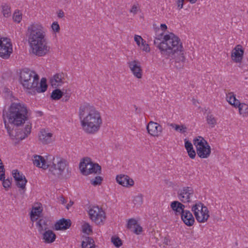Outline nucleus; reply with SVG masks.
<instances>
[{
	"label": "nucleus",
	"mask_w": 248,
	"mask_h": 248,
	"mask_svg": "<svg viewBox=\"0 0 248 248\" xmlns=\"http://www.w3.org/2000/svg\"><path fill=\"white\" fill-rule=\"evenodd\" d=\"M188 0L192 4L195 3L197 1V0Z\"/></svg>",
	"instance_id": "60"
},
{
	"label": "nucleus",
	"mask_w": 248,
	"mask_h": 248,
	"mask_svg": "<svg viewBox=\"0 0 248 248\" xmlns=\"http://www.w3.org/2000/svg\"><path fill=\"white\" fill-rule=\"evenodd\" d=\"M185 146L189 157L194 159L196 156V152L193 149L192 143L188 140L185 141Z\"/></svg>",
	"instance_id": "28"
},
{
	"label": "nucleus",
	"mask_w": 248,
	"mask_h": 248,
	"mask_svg": "<svg viewBox=\"0 0 248 248\" xmlns=\"http://www.w3.org/2000/svg\"><path fill=\"white\" fill-rule=\"evenodd\" d=\"M13 18L15 22L19 23L22 19V14L19 10H16L13 14Z\"/></svg>",
	"instance_id": "38"
},
{
	"label": "nucleus",
	"mask_w": 248,
	"mask_h": 248,
	"mask_svg": "<svg viewBox=\"0 0 248 248\" xmlns=\"http://www.w3.org/2000/svg\"><path fill=\"white\" fill-rule=\"evenodd\" d=\"M64 90L61 91L60 89H56L53 91L51 94V97L53 100H58L64 95L65 92Z\"/></svg>",
	"instance_id": "31"
},
{
	"label": "nucleus",
	"mask_w": 248,
	"mask_h": 248,
	"mask_svg": "<svg viewBox=\"0 0 248 248\" xmlns=\"http://www.w3.org/2000/svg\"><path fill=\"white\" fill-rule=\"evenodd\" d=\"M1 7H2V13L3 16L5 17H10L11 16V10L10 5L5 3L2 4Z\"/></svg>",
	"instance_id": "32"
},
{
	"label": "nucleus",
	"mask_w": 248,
	"mask_h": 248,
	"mask_svg": "<svg viewBox=\"0 0 248 248\" xmlns=\"http://www.w3.org/2000/svg\"><path fill=\"white\" fill-rule=\"evenodd\" d=\"M148 133L154 137L159 136L162 131V127L156 123L151 121L147 125Z\"/></svg>",
	"instance_id": "12"
},
{
	"label": "nucleus",
	"mask_w": 248,
	"mask_h": 248,
	"mask_svg": "<svg viewBox=\"0 0 248 248\" xmlns=\"http://www.w3.org/2000/svg\"><path fill=\"white\" fill-rule=\"evenodd\" d=\"M91 171H88L89 174L93 173H100L101 171V167L98 164L94 163L93 162Z\"/></svg>",
	"instance_id": "37"
},
{
	"label": "nucleus",
	"mask_w": 248,
	"mask_h": 248,
	"mask_svg": "<svg viewBox=\"0 0 248 248\" xmlns=\"http://www.w3.org/2000/svg\"><path fill=\"white\" fill-rule=\"evenodd\" d=\"M42 212V209L40 206L33 207L30 213L31 221L33 222L36 221Z\"/></svg>",
	"instance_id": "29"
},
{
	"label": "nucleus",
	"mask_w": 248,
	"mask_h": 248,
	"mask_svg": "<svg viewBox=\"0 0 248 248\" xmlns=\"http://www.w3.org/2000/svg\"><path fill=\"white\" fill-rule=\"evenodd\" d=\"M206 207H207L204 206L202 203L200 202L193 205L192 207V211L193 212L196 219L197 221H199L200 219V220H203V219L204 220L205 219V216L201 218V217L199 216L198 214L201 212V211L203 210V208Z\"/></svg>",
	"instance_id": "21"
},
{
	"label": "nucleus",
	"mask_w": 248,
	"mask_h": 248,
	"mask_svg": "<svg viewBox=\"0 0 248 248\" xmlns=\"http://www.w3.org/2000/svg\"><path fill=\"white\" fill-rule=\"evenodd\" d=\"M41 160H42L40 161V164L41 163L40 168L44 170L49 168V173L56 177H59L62 175L66 166L68 165L67 161L62 158H57V163L53 162L52 165L47 162L46 160L43 156H42Z\"/></svg>",
	"instance_id": "6"
},
{
	"label": "nucleus",
	"mask_w": 248,
	"mask_h": 248,
	"mask_svg": "<svg viewBox=\"0 0 248 248\" xmlns=\"http://www.w3.org/2000/svg\"><path fill=\"white\" fill-rule=\"evenodd\" d=\"M133 202L135 204L141 205L143 202V196L141 194H139L134 197Z\"/></svg>",
	"instance_id": "45"
},
{
	"label": "nucleus",
	"mask_w": 248,
	"mask_h": 248,
	"mask_svg": "<svg viewBox=\"0 0 248 248\" xmlns=\"http://www.w3.org/2000/svg\"><path fill=\"white\" fill-rule=\"evenodd\" d=\"M65 93L64 94H66V95L63 98V100H65V101H67L69 98V97H70V93H66V90H65Z\"/></svg>",
	"instance_id": "55"
},
{
	"label": "nucleus",
	"mask_w": 248,
	"mask_h": 248,
	"mask_svg": "<svg viewBox=\"0 0 248 248\" xmlns=\"http://www.w3.org/2000/svg\"><path fill=\"white\" fill-rule=\"evenodd\" d=\"M102 180L103 178L102 177L97 176H96L94 179L92 180L91 183L93 186H96L97 185H100Z\"/></svg>",
	"instance_id": "42"
},
{
	"label": "nucleus",
	"mask_w": 248,
	"mask_h": 248,
	"mask_svg": "<svg viewBox=\"0 0 248 248\" xmlns=\"http://www.w3.org/2000/svg\"><path fill=\"white\" fill-rule=\"evenodd\" d=\"M64 16V13L61 10L60 11L59 13H58V16L60 18H62Z\"/></svg>",
	"instance_id": "57"
},
{
	"label": "nucleus",
	"mask_w": 248,
	"mask_h": 248,
	"mask_svg": "<svg viewBox=\"0 0 248 248\" xmlns=\"http://www.w3.org/2000/svg\"><path fill=\"white\" fill-rule=\"evenodd\" d=\"M234 102L232 103V106L236 108H239L240 105L242 104L238 99L236 98H233Z\"/></svg>",
	"instance_id": "52"
},
{
	"label": "nucleus",
	"mask_w": 248,
	"mask_h": 248,
	"mask_svg": "<svg viewBox=\"0 0 248 248\" xmlns=\"http://www.w3.org/2000/svg\"><path fill=\"white\" fill-rule=\"evenodd\" d=\"M170 208L177 216L181 215L184 212L185 206L178 201H173L170 203Z\"/></svg>",
	"instance_id": "22"
},
{
	"label": "nucleus",
	"mask_w": 248,
	"mask_h": 248,
	"mask_svg": "<svg viewBox=\"0 0 248 248\" xmlns=\"http://www.w3.org/2000/svg\"><path fill=\"white\" fill-rule=\"evenodd\" d=\"M39 80V76L36 74L35 75H33L30 80H28L27 84H29V86L28 87H23V88L27 90L32 89L34 93L35 92L38 93H44L47 88L46 79L45 78H42L41 79L39 86H38Z\"/></svg>",
	"instance_id": "8"
},
{
	"label": "nucleus",
	"mask_w": 248,
	"mask_h": 248,
	"mask_svg": "<svg viewBox=\"0 0 248 248\" xmlns=\"http://www.w3.org/2000/svg\"><path fill=\"white\" fill-rule=\"evenodd\" d=\"M184 0H177L178 7L180 9H182L183 7Z\"/></svg>",
	"instance_id": "54"
},
{
	"label": "nucleus",
	"mask_w": 248,
	"mask_h": 248,
	"mask_svg": "<svg viewBox=\"0 0 248 248\" xmlns=\"http://www.w3.org/2000/svg\"><path fill=\"white\" fill-rule=\"evenodd\" d=\"M193 143L196 147L197 154L202 158H206L211 154V148L207 141L202 137L193 140Z\"/></svg>",
	"instance_id": "7"
},
{
	"label": "nucleus",
	"mask_w": 248,
	"mask_h": 248,
	"mask_svg": "<svg viewBox=\"0 0 248 248\" xmlns=\"http://www.w3.org/2000/svg\"><path fill=\"white\" fill-rule=\"evenodd\" d=\"M3 97L7 102H11V103H13L14 100H16V98L13 95L12 92L6 87H4L3 89Z\"/></svg>",
	"instance_id": "27"
},
{
	"label": "nucleus",
	"mask_w": 248,
	"mask_h": 248,
	"mask_svg": "<svg viewBox=\"0 0 248 248\" xmlns=\"http://www.w3.org/2000/svg\"><path fill=\"white\" fill-rule=\"evenodd\" d=\"M42 239L46 243H53L56 239V235L50 230H47L42 232Z\"/></svg>",
	"instance_id": "23"
},
{
	"label": "nucleus",
	"mask_w": 248,
	"mask_h": 248,
	"mask_svg": "<svg viewBox=\"0 0 248 248\" xmlns=\"http://www.w3.org/2000/svg\"><path fill=\"white\" fill-rule=\"evenodd\" d=\"M28 42L32 52L38 56H43L48 53L49 46H47L46 32L40 24H33L28 28Z\"/></svg>",
	"instance_id": "3"
},
{
	"label": "nucleus",
	"mask_w": 248,
	"mask_h": 248,
	"mask_svg": "<svg viewBox=\"0 0 248 248\" xmlns=\"http://www.w3.org/2000/svg\"><path fill=\"white\" fill-rule=\"evenodd\" d=\"M138 223L137 220L134 218H131L128 220L127 224V228L129 229L134 228L137 225Z\"/></svg>",
	"instance_id": "43"
},
{
	"label": "nucleus",
	"mask_w": 248,
	"mask_h": 248,
	"mask_svg": "<svg viewBox=\"0 0 248 248\" xmlns=\"http://www.w3.org/2000/svg\"><path fill=\"white\" fill-rule=\"evenodd\" d=\"M13 176L16 183V186L22 189L25 188L27 180L25 176L20 174L17 170H13Z\"/></svg>",
	"instance_id": "14"
},
{
	"label": "nucleus",
	"mask_w": 248,
	"mask_h": 248,
	"mask_svg": "<svg viewBox=\"0 0 248 248\" xmlns=\"http://www.w3.org/2000/svg\"><path fill=\"white\" fill-rule=\"evenodd\" d=\"M79 116L84 131L93 134L99 131L102 124L100 113L93 106L87 103L81 105Z\"/></svg>",
	"instance_id": "2"
},
{
	"label": "nucleus",
	"mask_w": 248,
	"mask_h": 248,
	"mask_svg": "<svg viewBox=\"0 0 248 248\" xmlns=\"http://www.w3.org/2000/svg\"><path fill=\"white\" fill-rule=\"evenodd\" d=\"M52 134L47 133L45 130L42 129L39 135V140L43 144H48L52 141Z\"/></svg>",
	"instance_id": "24"
},
{
	"label": "nucleus",
	"mask_w": 248,
	"mask_h": 248,
	"mask_svg": "<svg viewBox=\"0 0 248 248\" xmlns=\"http://www.w3.org/2000/svg\"><path fill=\"white\" fill-rule=\"evenodd\" d=\"M2 42L3 46H9V45H12L11 39L7 37H2Z\"/></svg>",
	"instance_id": "49"
},
{
	"label": "nucleus",
	"mask_w": 248,
	"mask_h": 248,
	"mask_svg": "<svg viewBox=\"0 0 248 248\" xmlns=\"http://www.w3.org/2000/svg\"><path fill=\"white\" fill-rule=\"evenodd\" d=\"M60 201L62 204H64L65 202V199L63 196L60 197Z\"/></svg>",
	"instance_id": "59"
},
{
	"label": "nucleus",
	"mask_w": 248,
	"mask_h": 248,
	"mask_svg": "<svg viewBox=\"0 0 248 248\" xmlns=\"http://www.w3.org/2000/svg\"><path fill=\"white\" fill-rule=\"evenodd\" d=\"M27 112V107L24 104L19 102L12 103L7 113L10 125H19L25 124L28 119Z\"/></svg>",
	"instance_id": "4"
},
{
	"label": "nucleus",
	"mask_w": 248,
	"mask_h": 248,
	"mask_svg": "<svg viewBox=\"0 0 248 248\" xmlns=\"http://www.w3.org/2000/svg\"><path fill=\"white\" fill-rule=\"evenodd\" d=\"M194 195V190L191 187L185 186L177 192L178 199L183 203H188L191 201Z\"/></svg>",
	"instance_id": "10"
},
{
	"label": "nucleus",
	"mask_w": 248,
	"mask_h": 248,
	"mask_svg": "<svg viewBox=\"0 0 248 248\" xmlns=\"http://www.w3.org/2000/svg\"><path fill=\"white\" fill-rule=\"evenodd\" d=\"M2 39L1 37V58L8 59L13 52V46L12 45L3 46Z\"/></svg>",
	"instance_id": "20"
},
{
	"label": "nucleus",
	"mask_w": 248,
	"mask_h": 248,
	"mask_svg": "<svg viewBox=\"0 0 248 248\" xmlns=\"http://www.w3.org/2000/svg\"><path fill=\"white\" fill-rule=\"evenodd\" d=\"M117 182L124 186H131L134 185V182L127 175H120L116 177Z\"/></svg>",
	"instance_id": "18"
},
{
	"label": "nucleus",
	"mask_w": 248,
	"mask_h": 248,
	"mask_svg": "<svg viewBox=\"0 0 248 248\" xmlns=\"http://www.w3.org/2000/svg\"><path fill=\"white\" fill-rule=\"evenodd\" d=\"M206 121L210 127L213 128L217 124V120L211 114L208 113L206 116Z\"/></svg>",
	"instance_id": "34"
},
{
	"label": "nucleus",
	"mask_w": 248,
	"mask_h": 248,
	"mask_svg": "<svg viewBox=\"0 0 248 248\" xmlns=\"http://www.w3.org/2000/svg\"><path fill=\"white\" fill-rule=\"evenodd\" d=\"M90 218L97 224L103 223L106 218L105 213L98 206H93L89 211Z\"/></svg>",
	"instance_id": "9"
},
{
	"label": "nucleus",
	"mask_w": 248,
	"mask_h": 248,
	"mask_svg": "<svg viewBox=\"0 0 248 248\" xmlns=\"http://www.w3.org/2000/svg\"><path fill=\"white\" fill-rule=\"evenodd\" d=\"M198 215L200 217H201V218H202L203 217H204V215L205 217V219L204 220L203 219V220H200V219L199 221H198L199 222L202 223V222H205V221H206L209 217V211L208 210L207 207L203 208V210L201 211V212H200L198 214Z\"/></svg>",
	"instance_id": "36"
},
{
	"label": "nucleus",
	"mask_w": 248,
	"mask_h": 248,
	"mask_svg": "<svg viewBox=\"0 0 248 248\" xmlns=\"http://www.w3.org/2000/svg\"><path fill=\"white\" fill-rule=\"evenodd\" d=\"M42 156L40 155H34L33 159V163L36 167L40 168V161H41Z\"/></svg>",
	"instance_id": "41"
},
{
	"label": "nucleus",
	"mask_w": 248,
	"mask_h": 248,
	"mask_svg": "<svg viewBox=\"0 0 248 248\" xmlns=\"http://www.w3.org/2000/svg\"><path fill=\"white\" fill-rule=\"evenodd\" d=\"M4 171V165L1 161V181H2L3 186L6 189L10 186L11 182L9 179H5Z\"/></svg>",
	"instance_id": "26"
},
{
	"label": "nucleus",
	"mask_w": 248,
	"mask_h": 248,
	"mask_svg": "<svg viewBox=\"0 0 248 248\" xmlns=\"http://www.w3.org/2000/svg\"><path fill=\"white\" fill-rule=\"evenodd\" d=\"M133 231L136 234H139L142 232V228L139 224H137V225L134 227Z\"/></svg>",
	"instance_id": "48"
},
{
	"label": "nucleus",
	"mask_w": 248,
	"mask_h": 248,
	"mask_svg": "<svg viewBox=\"0 0 248 248\" xmlns=\"http://www.w3.org/2000/svg\"><path fill=\"white\" fill-rule=\"evenodd\" d=\"M233 98H236L235 96L232 93H229L227 96V100L229 103L232 105V103L234 102Z\"/></svg>",
	"instance_id": "46"
},
{
	"label": "nucleus",
	"mask_w": 248,
	"mask_h": 248,
	"mask_svg": "<svg viewBox=\"0 0 248 248\" xmlns=\"http://www.w3.org/2000/svg\"><path fill=\"white\" fill-rule=\"evenodd\" d=\"M52 159H53V161H54V160H55V158H54V157H53V156L52 157Z\"/></svg>",
	"instance_id": "62"
},
{
	"label": "nucleus",
	"mask_w": 248,
	"mask_h": 248,
	"mask_svg": "<svg viewBox=\"0 0 248 248\" xmlns=\"http://www.w3.org/2000/svg\"><path fill=\"white\" fill-rule=\"evenodd\" d=\"M51 28L54 31L58 32L60 31V28L59 25L58 24V22H54L52 25Z\"/></svg>",
	"instance_id": "50"
},
{
	"label": "nucleus",
	"mask_w": 248,
	"mask_h": 248,
	"mask_svg": "<svg viewBox=\"0 0 248 248\" xmlns=\"http://www.w3.org/2000/svg\"><path fill=\"white\" fill-rule=\"evenodd\" d=\"M181 217L184 223L187 226H192L195 222L194 217L189 210H185L181 215Z\"/></svg>",
	"instance_id": "17"
},
{
	"label": "nucleus",
	"mask_w": 248,
	"mask_h": 248,
	"mask_svg": "<svg viewBox=\"0 0 248 248\" xmlns=\"http://www.w3.org/2000/svg\"><path fill=\"white\" fill-rule=\"evenodd\" d=\"M63 78L64 74L63 73L57 74L54 76L53 79H50V82L53 86H61L63 82Z\"/></svg>",
	"instance_id": "25"
},
{
	"label": "nucleus",
	"mask_w": 248,
	"mask_h": 248,
	"mask_svg": "<svg viewBox=\"0 0 248 248\" xmlns=\"http://www.w3.org/2000/svg\"><path fill=\"white\" fill-rule=\"evenodd\" d=\"M3 116H4V110H3Z\"/></svg>",
	"instance_id": "61"
},
{
	"label": "nucleus",
	"mask_w": 248,
	"mask_h": 248,
	"mask_svg": "<svg viewBox=\"0 0 248 248\" xmlns=\"http://www.w3.org/2000/svg\"><path fill=\"white\" fill-rule=\"evenodd\" d=\"M161 38H155L154 45L157 47L161 54L167 59H175V63L184 62L185 57L182 43L180 38L173 33L163 36L160 34Z\"/></svg>",
	"instance_id": "1"
},
{
	"label": "nucleus",
	"mask_w": 248,
	"mask_h": 248,
	"mask_svg": "<svg viewBox=\"0 0 248 248\" xmlns=\"http://www.w3.org/2000/svg\"><path fill=\"white\" fill-rule=\"evenodd\" d=\"M36 74L35 72L31 71L28 68L23 69L20 72L19 78L20 83L23 87H28L29 84H27L28 80H30L32 76Z\"/></svg>",
	"instance_id": "11"
},
{
	"label": "nucleus",
	"mask_w": 248,
	"mask_h": 248,
	"mask_svg": "<svg viewBox=\"0 0 248 248\" xmlns=\"http://www.w3.org/2000/svg\"><path fill=\"white\" fill-rule=\"evenodd\" d=\"M170 126H171L172 128H173L176 131L183 134L186 133L187 129L186 126L184 124L179 125L172 123L170 124Z\"/></svg>",
	"instance_id": "33"
},
{
	"label": "nucleus",
	"mask_w": 248,
	"mask_h": 248,
	"mask_svg": "<svg viewBox=\"0 0 248 248\" xmlns=\"http://www.w3.org/2000/svg\"><path fill=\"white\" fill-rule=\"evenodd\" d=\"M140 46L142 50L145 51L146 52H149L150 50V48L149 46V45L146 44L145 41H144L143 42H142V43H141V46Z\"/></svg>",
	"instance_id": "47"
},
{
	"label": "nucleus",
	"mask_w": 248,
	"mask_h": 248,
	"mask_svg": "<svg viewBox=\"0 0 248 248\" xmlns=\"http://www.w3.org/2000/svg\"><path fill=\"white\" fill-rule=\"evenodd\" d=\"M138 11V8L135 5H134L130 10V12L134 14H136Z\"/></svg>",
	"instance_id": "53"
},
{
	"label": "nucleus",
	"mask_w": 248,
	"mask_h": 248,
	"mask_svg": "<svg viewBox=\"0 0 248 248\" xmlns=\"http://www.w3.org/2000/svg\"><path fill=\"white\" fill-rule=\"evenodd\" d=\"M160 26L162 31H165L167 29V26L165 24H162Z\"/></svg>",
	"instance_id": "58"
},
{
	"label": "nucleus",
	"mask_w": 248,
	"mask_h": 248,
	"mask_svg": "<svg viewBox=\"0 0 248 248\" xmlns=\"http://www.w3.org/2000/svg\"><path fill=\"white\" fill-rule=\"evenodd\" d=\"M82 227L83 232L85 233L89 234L92 231L91 226L88 223H84Z\"/></svg>",
	"instance_id": "44"
},
{
	"label": "nucleus",
	"mask_w": 248,
	"mask_h": 248,
	"mask_svg": "<svg viewBox=\"0 0 248 248\" xmlns=\"http://www.w3.org/2000/svg\"><path fill=\"white\" fill-rule=\"evenodd\" d=\"M36 226L39 232L42 233L43 232L47 230L48 229L47 221L43 218L40 219L36 223Z\"/></svg>",
	"instance_id": "30"
},
{
	"label": "nucleus",
	"mask_w": 248,
	"mask_h": 248,
	"mask_svg": "<svg viewBox=\"0 0 248 248\" xmlns=\"http://www.w3.org/2000/svg\"><path fill=\"white\" fill-rule=\"evenodd\" d=\"M111 242L117 248L122 245V241L119 237L112 236L111 237Z\"/></svg>",
	"instance_id": "40"
},
{
	"label": "nucleus",
	"mask_w": 248,
	"mask_h": 248,
	"mask_svg": "<svg viewBox=\"0 0 248 248\" xmlns=\"http://www.w3.org/2000/svg\"><path fill=\"white\" fill-rule=\"evenodd\" d=\"M244 50L241 45H237L233 49L231 56L232 60L235 62H240L243 58Z\"/></svg>",
	"instance_id": "15"
},
{
	"label": "nucleus",
	"mask_w": 248,
	"mask_h": 248,
	"mask_svg": "<svg viewBox=\"0 0 248 248\" xmlns=\"http://www.w3.org/2000/svg\"><path fill=\"white\" fill-rule=\"evenodd\" d=\"M71 225V222L70 219L63 218L55 223L54 228L56 230H64L68 229Z\"/></svg>",
	"instance_id": "19"
},
{
	"label": "nucleus",
	"mask_w": 248,
	"mask_h": 248,
	"mask_svg": "<svg viewBox=\"0 0 248 248\" xmlns=\"http://www.w3.org/2000/svg\"><path fill=\"white\" fill-rule=\"evenodd\" d=\"M5 123V126L7 130L9 136L13 139L21 140L25 139L31 133V124H27L25 125L19 124V125L10 126L8 124Z\"/></svg>",
	"instance_id": "5"
},
{
	"label": "nucleus",
	"mask_w": 248,
	"mask_h": 248,
	"mask_svg": "<svg viewBox=\"0 0 248 248\" xmlns=\"http://www.w3.org/2000/svg\"><path fill=\"white\" fill-rule=\"evenodd\" d=\"M238 108L241 114L245 115L248 113V105L245 103H242Z\"/></svg>",
	"instance_id": "39"
},
{
	"label": "nucleus",
	"mask_w": 248,
	"mask_h": 248,
	"mask_svg": "<svg viewBox=\"0 0 248 248\" xmlns=\"http://www.w3.org/2000/svg\"><path fill=\"white\" fill-rule=\"evenodd\" d=\"M134 40L136 42L137 44L139 46H140V41H141V43L143 42L144 40L142 38V37L140 36L135 35L134 36Z\"/></svg>",
	"instance_id": "51"
},
{
	"label": "nucleus",
	"mask_w": 248,
	"mask_h": 248,
	"mask_svg": "<svg viewBox=\"0 0 248 248\" xmlns=\"http://www.w3.org/2000/svg\"><path fill=\"white\" fill-rule=\"evenodd\" d=\"M128 66L133 74L138 78L142 77V69L140 62L139 61L134 60L128 62Z\"/></svg>",
	"instance_id": "13"
},
{
	"label": "nucleus",
	"mask_w": 248,
	"mask_h": 248,
	"mask_svg": "<svg viewBox=\"0 0 248 248\" xmlns=\"http://www.w3.org/2000/svg\"><path fill=\"white\" fill-rule=\"evenodd\" d=\"M170 242V241L168 238L165 237L163 242L164 244H166V245H168Z\"/></svg>",
	"instance_id": "56"
},
{
	"label": "nucleus",
	"mask_w": 248,
	"mask_h": 248,
	"mask_svg": "<svg viewBox=\"0 0 248 248\" xmlns=\"http://www.w3.org/2000/svg\"><path fill=\"white\" fill-rule=\"evenodd\" d=\"M93 243V238L90 237H86L85 240L82 242V248H85L87 246H89V248H93V247H95Z\"/></svg>",
	"instance_id": "35"
},
{
	"label": "nucleus",
	"mask_w": 248,
	"mask_h": 248,
	"mask_svg": "<svg viewBox=\"0 0 248 248\" xmlns=\"http://www.w3.org/2000/svg\"><path fill=\"white\" fill-rule=\"evenodd\" d=\"M93 162L88 158H85L79 164V169L82 174L89 175L88 171H91Z\"/></svg>",
	"instance_id": "16"
}]
</instances>
